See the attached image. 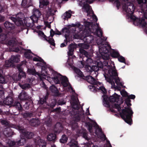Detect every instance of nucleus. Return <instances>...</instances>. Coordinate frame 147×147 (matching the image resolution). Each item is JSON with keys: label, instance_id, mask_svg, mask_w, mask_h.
Returning a JSON list of instances; mask_svg holds the SVG:
<instances>
[{"label": "nucleus", "instance_id": "nucleus-1", "mask_svg": "<svg viewBox=\"0 0 147 147\" xmlns=\"http://www.w3.org/2000/svg\"><path fill=\"white\" fill-rule=\"evenodd\" d=\"M54 76L50 77L45 70L42 71L40 75L39 76L40 79L42 81L44 79L47 80L50 83L53 82L55 84H59L60 81H61V83L64 87H66L68 85L69 82L67 78L65 77L62 76L61 75L56 73L52 74Z\"/></svg>", "mask_w": 147, "mask_h": 147}, {"label": "nucleus", "instance_id": "nucleus-2", "mask_svg": "<svg viewBox=\"0 0 147 147\" xmlns=\"http://www.w3.org/2000/svg\"><path fill=\"white\" fill-rule=\"evenodd\" d=\"M32 15L26 18L24 21L25 25L28 27H32L34 26V22H37L41 15L40 11L38 9L34 8L32 11Z\"/></svg>", "mask_w": 147, "mask_h": 147}, {"label": "nucleus", "instance_id": "nucleus-3", "mask_svg": "<svg viewBox=\"0 0 147 147\" xmlns=\"http://www.w3.org/2000/svg\"><path fill=\"white\" fill-rule=\"evenodd\" d=\"M113 67H111L109 65L107 66V68L109 70L108 71L107 75L108 77H105L106 80L112 85L111 87L115 88V83L113 81V78H116L118 74L115 69V66L113 64Z\"/></svg>", "mask_w": 147, "mask_h": 147}, {"label": "nucleus", "instance_id": "nucleus-4", "mask_svg": "<svg viewBox=\"0 0 147 147\" xmlns=\"http://www.w3.org/2000/svg\"><path fill=\"white\" fill-rule=\"evenodd\" d=\"M133 112L131 107H125L122 110L121 113H120V115L121 118L127 123L131 125L132 121L131 117Z\"/></svg>", "mask_w": 147, "mask_h": 147}, {"label": "nucleus", "instance_id": "nucleus-5", "mask_svg": "<svg viewBox=\"0 0 147 147\" xmlns=\"http://www.w3.org/2000/svg\"><path fill=\"white\" fill-rule=\"evenodd\" d=\"M123 11L126 12L127 15L130 16L131 19L134 20L133 23L134 24V22L136 19L139 18L132 15L134 13L135 9V7L133 4L130 2L127 3L123 5Z\"/></svg>", "mask_w": 147, "mask_h": 147}, {"label": "nucleus", "instance_id": "nucleus-6", "mask_svg": "<svg viewBox=\"0 0 147 147\" xmlns=\"http://www.w3.org/2000/svg\"><path fill=\"white\" fill-rule=\"evenodd\" d=\"M83 8L85 9V11L87 13V16L88 17V19L92 21L91 22H87V24H88L87 27H90L92 21L96 22L98 20L96 16L94 14L93 11L92 10L90 6L86 5L84 6Z\"/></svg>", "mask_w": 147, "mask_h": 147}, {"label": "nucleus", "instance_id": "nucleus-7", "mask_svg": "<svg viewBox=\"0 0 147 147\" xmlns=\"http://www.w3.org/2000/svg\"><path fill=\"white\" fill-rule=\"evenodd\" d=\"M99 52L103 59L106 60L109 59V50L111 49V47L107 44H103L99 47Z\"/></svg>", "mask_w": 147, "mask_h": 147}, {"label": "nucleus", "instance_id": "nucleus-8", "mask_svg": "<svg viewBox=\"0 0 147 147\" xmlns=\"http://www.w3.org/2000/svg\"><path fill=\"white\" fill-rule=\"evenodd\" d=\"M23 14L22 13H19L16 16H13L11 17V19L13 21L17 26L21 25L23 24L22 19H23Z\"/></svg>", "mask_w": 147, "mask_h": 147}, {"label": "nucleus", "instance_id": "nucleus-9", "mask_svg": "<svg viewBox=\"0 0 147 147\" xmlns=\"http://www.w3.org/2000/svg\"><path fill=\"white\" fill-rule=\"evenodd\" d=\"M15 128L22 133L21 135L24 136L28 139L32 138L34 136V134L32 133L26 131L24 129V127L22 126H15Z\"/></svg>", "mask_w": 147, "mask_h": 147}, {"label": "nucleus", "instance_id": "nucleus-10", "mask_svg": "<svg viewBox=\"0 0 147 147\" xmlns=\"http://www.w3.org/2000/svg\"><path fill=\"white\" fill-rule=\"evenodd\" d=\"M134 22V24L135 25H141L142 27H144L145 30L147 34V24L145 21L144 18L142 19H137Z\"/></svg>", "mask_w": 147, "mask_h": 147}, {"label": "nucleus", "instance_id": "nucleus-11", "mask_svg": "<svg viewBox=\"0 0 147 147\" xmlns=\"http://www.w3.org/2000/svg\"><path fill=\"white\" fill-rule=\"evenodd\" d=\"M35 142L36 144L38 145L39 147H45L46 144L45 141L39 137L36 139Z\"/></svg>", "mask_w": 147, "mask_h": 147}, {"label": "nucleus", "instance_id": "nucleus-12", "mask_svg": "<svg viewBox=\"0 0 147 147\" xmlns=\"http://www.w3.org/2000/svg\"><path fill=\"white\" fill-rule=\"evenodd\" d=\"M18 98L20 100H23L28 99L29 96L24 91H22L18 96Z\"/></svg>", "mask_w": 147, "mask_h": 147}, {"label": "nucleus", "instance_id": "nucleus-13", "mask_svg": "<svg viewBox=\"0 0 147 147\" xmlns=\"http://www.w3.org/2000/svg\"><path fill=\"white\" fill-rule=\"evenodd\" d=\"M50 90L53 96H57L59 95L57 88L54 85H52L50 87Z\"/></svg>", "mask_w": 147, "mask_h": 147}, {"label": "nucleus", "instance_id": "nucleus-14", "mask_svg": "<svg viewBox=\"0 0 147 147\" xmlns=\"http://www.w3.org/2000/svg\"><path fill=\"white\" fill-rule=\"evenodd\" d=\"M17 67L19 71V73L18 75V80L22 78H25L26 77L25 74L22 71V69L21 67L18 65Z\"/></svg>", "mask_w": 147, "mask_h": 147}, {"label": "nucleus", "instance_id": "nucleus-15", "mask_svg": "<svg viewBox=\"0 0 147 147\" xmlns=\"http://www.w3.org/2000/svg\"><path fill=\"white\" fill-rule=\"evenodd\" d=\"M86 79L88 82L92 84H96V81L95 79L90 76H88L86 77Z\"/></svg>", "mask_w": 147, "mask_h": 147}, {"label": "nucleus", "instance_id": "nucleus-16", "mask_svg": "<svg viewBox=\"0 0 147 147\" xmlns=\"http://www.w3.org/2000/svg\"><path fill=\"white\" fill-rule=\"evenodd\" d=\"M13 99L11 97H7L3 101V102L5 104L8 105H11L13 103Z\"/></svg>", "mask_w": 147, "mask_h": 147}, {"label": "nucleus", "instance_id": "nucleus-17", "mask_svg": "<svg viewBox=\"0 0 147 147\" xmlns=\"http://www.w3.org/2000/svg\"><path fill=\"white\" fill-rule=\"evenodd\" d=\"M19 57L20 56L18 55L12 56L9 59V61H11L13 63H14L18 62L20 61Z\"/></svg>", "mask_w": 147, "mask_h": 147}, {"label": "nucleus", "instance_id": "nucleus-18", "mask_svg": "<svg viewBox=\"0 0 147 147\" xmlns=\"http://www.w3.org/2000/svg\"><path fill=\"white\" fill-rule=\"evenodd\" d=\"M5 27L7 29L11 30L14 28V25L13 24L6 21L4 24Z\"/></svg>", "mask_w": 147, "mask_h": 147}, {"label": "nucleus", "instance_id": "nucleus-19", "mask_svg": "<svg viewBox=\"0 0 147 147\" xmlns=\"http://www.w3.org/2000/svg\"><path fill=\"white\" fill-rule=\"evenodd\" d=\"M97 27L96 28V34L98 37H102V31L100 28L98 26V24H96Z\"/></svg>", "mask_w": 147, "mask_h": 147}, {"label": "nucleus", "instance_id": "nucleus-20", "mask_svg": "<svg viewBox=\"0 0 147 147\" xmlns=\"http://www.w3.org/2000/svg\"><path fill=\"white\" fill-rule=\"evenodd\" d=\"M81 64L82 65L80 67H86V71L88 72H90L92 71V66L91 67L89 65H85L84 64L83 62L82 61H80Z\"/></svg>", "mask_w": 147, "mask_h": 147}, {"label": "nucleus", "instance_id": "nucleus-21", "mask_svg": "<svg viewBox=\"0 0 147 147\" xmlns=\"http://www.w3.org/2000/svg\"><path fill=\"white\" fill-rule=\"evenodd\" d=\"M93 37L92 35H88L86 36L84 38V41L88 43L92 42L93 40Z\"/></svg>", "mask_w": 147, "mask_h": 147}, {"label": "nucleus", "instance_id": "nucleus-22", "mask_svg": "<svg viewBox=\"0 0 147 147\" xmlns=\"http://www.w3.org/2000/svg\"><path fill=\"white\" fill-rule=\"evenodd\" d=\"M71 10H69L68 11L66 12L62 15L63 18L65 20L70 18L71 16Z\"/></svg>", "mask_w": 147, "mask_h": 147}, {"label": "nucleus", "instance_id": "nucleus-23", "mask_svg": "<svg viewBox=\"0 0 147 147\" xmlns=\"http://www.w3.org/2000/svg\"><path fill=\"white\" fill-rule=\"evenodd\" d=\"M48 4L49 2L47 0H40L39 6L40 7L43 8L48 5Z\"/></svg>", "mask_w": 147, "mask_h": 147}, {"label": "nucleus", "instance_id": "nucleus-24", "mask_svg": "<svg viewBox=\"0 0 147 147\" xmlns=\"http://www.w3.org/2000/svg\"><path fill=\"white\" fill-rule=\"evenodd\" d=\"M119 96L117 94H114V95L110 97V101L112 102H117L118 101Z\"/></svg>", "mask_w": 147, "mask_h": 147}, {"label": "nucleus", "instance_id": "nucleus-25", "mask_svg": "<svg viewBox=\"0 0 147 147\" xmlns=\"http://www.w3.org/2000/svg\"><path fill=\"white\" fill-rule=\"evenodd\" d=\"M31 125L32 126H36L39 125L40 122L38 119H32L30 121Z\"/></svg>", "mask_w": 147, "mask_h": 147}, {"label": "nucleus", "instance_id": "nucleus-26", "mask_svg": "<svg viewBox=\"0 0 147 147\" xmlns=\"http://www.w3.org/2000/svg\"><path fill=\"white\" fill-rule=\"evenodd\" d=\"M56 138V136L55 134L51 133L49 134L47 136V139L49 141L54 140Z\"/></svg>", "mask_w": 147, "mask_h": 147}, {"label": "nucleus", "instance_id": "nucleus-27", "mask_svg": "<svg viewBox=\"0 0 147 147\" xmlns=\"http://www.w3.org/2000/svg\"><path fill=\"white\" fill-rule=\"evenodd\" d=\"M32 55L33 54L31 53L30 50H28L24 53L25 57L29 59H31L32 58Z\"/></svg>", "mask_w": 147, "mask_h": 147}, {"label": "nucleus", "instance_id": "nucleus-28", "mask_svg": "<svg viewBox=\"0 0 147 147\" xmlns=\"http://www.w3.org/2000/svg\"><path fill=\"white\" fill-rule=\"evenodd\" d=\"M69 144L70 147H78L77 142L74 140H71Z\"/></svg>", "mask_w": 147, "mask_h": 147}, {"label": "nucleus", "instance_id": "nucleus-29", "mask_svg": "<svg viewBox=\"0 0 147 147\" xmlns=\"http://www.w3.org/2000/svg\"><path fill=\"white\" fill-rule=\"evenodd\" d=\"M74 70L75 72L78 75L81 77L83 76V74L82 73L79 69L76 67H74Z\"/></svg>", "mask_w": 147, "mask_h": 147}, {"label": "nucleus", "instance_id": "nucleus-30", "mask_svg": "<svg viewBox=\"0 0 147 147\" xmlns=\"http://www.w3.org/2000/svg\"><path fill=\"white\" fill-rule=\"evenodd\" d=\"M116 78H113V80H115V82L117 85L122 86L123 84L122 82H120V80L118 77V76Z\"/></svg>", "mask_w": 147, "mask_h": 147}, {"label": "nucleus", "instance_id": "nucleus-31", "mask_svg": "<svg viewBox=\"0 0 147 147\" xmlns=\"http://www.w3.org/2000/svg\"><path fill=\"white\" fill-rule=\"evenodd\" d=\"M26 142V140L24 138H21L20 140H19L17 144L19 145H24Z\"/></svg>", "mask_w": 147, "mask_h": 147}, {"label": "nucleus", "instance_id": "nucleus-32", "mask_svg": "<svg viewBox=\"0 0 147 147\" xmlns=\"http://www.w3.org/2000/svg\"><path fill=\"white\" fill-rule=\"evenodd\" d=\"M67 140V138L65 135L62 136L61 138L60 139V142L62 143H65L66 142Z\"/></svg>", "mask_w": 147, "mask_h": 147}, {"label": "nucleus", "instance_id": "nucleus-33", "mask_svg": "<svg viewBox=\"0 0 147 147\" xmlns=\"http://www.w3.org/2000/svg\"><path fill=\"white\" fill-rule=\"evenodd\" d=\"M20 87L23 89H26L30 88V84H25L23 85H20Z\"/></svg>", "mask_w": 147, "mask_h": 147}, {"label": "nucleus", "instance_id": "nucleus-34", "mask_svg": "<svg viewBox=\"0 0 147 147\" xmlns=\"http://www.w3.org/2000/svg\"><path fill=\"white\" fill-rule=\"evenodd\" d=\"M14 106L19 110H22V107L20 103L19 102H16L14 104Z\"/></svg>", "mask_w": 147, "mask_h": 147}, {"label": "nucleus", "instance_id": "nucleus-35", "mask_svg": "<svg viewBox=\"0 0 147 147\" xmlns=\"http://www.w3.org/2000/svg\"><path fill=\"white\" fill-rule=\"evenodd\" d=\"M1 123L3 125H5L6 126L7 125L8 126V127H12V126H10L9 124V122L6 120H2L1 121Z\"/></svg>", "mask_w": 147, "mask_h": 147}, {"label": "nucleus", "instance_id": "nucleus-36", "mask_svg": "<svg viewBox=\"0 0 147 147\" xmlns=\"http://www.w3.org/2000/svg\"><path fill=\"white\" fill-rule=\"evenodd\" d=\"M107 39V38H104V39H103L102 38H99L98 39L97 41V43L98 45H100L102 44V43L105 40H106Z\"/></svg>", "mask_w": 147, "mask_h": 147}, {"label": "nucleus", "instance_id": "nucleus-37", "mask_svg": "<svg viewBox=\"0 0 147 147\" xmlns=\"http://www.w3.org/2000/svg\"><path fill=\"white\" fill-rule=\"evenodd\" d=\"M6 142L8 145L10 147L14 145L15 143V142L9 140L7 141Z\"/></svg>", "mask_w": 147, "mask_h": 147}, {"label": "nucleus", "instance_id": "nucleus-38", "mask_svg": "<svg viewBox=\"0 0 147 147\" xmlns=\"http://www.w3.org/2000/svg\"><path fill=\"white\" fill-rule=\"evenodd\" d=\"M13 63L11 61H9V60L5 61V66L6 67H8L11 66L12 65Z\"/></svg>", "mask_w": 147, "mask_h": 147}, {"label": "nucleus", "instance_id": "nucleus-39", "mask_svg": "<svg viewBox=\"0 0 147 147\" xmlns=\"http://www.w3.org/2000/svg\"><path fill=\"white\" fill-rule=\"evenodd\" d=\"M6 82L5 78L3 76H0V83L3 84Z\"/></svg>", "mask_w": 147, "mask_h": 147}, {"label": "nucleus", "instance_id": "nucleus-40", "mask_svg": "<svg viewBox=\"0 0 147 147\" xmlns=\"http://www.w3.org/2000/svg\"><path fill=\"white\" fill-rule=\"evenodd\" d=\"M92 62L93 60L92 59L90 58H88L86 60V63H84L83 62V63L85 65H89Z\"/></svg>", "mask_w": 147, "mask_h": 147}, {"label": "nucleus", "instance_id": "nucleus-41", "mask_svg": "<svg viewBox=\"0 0 147 147\" xmlns=\"http://www.w3.org/2000/svg\"><path fill=\"white\" fill-rule=\"evenodd\" d=\"M80 53L82 54H83L86 57H87L88 55V54L87 52L85 50H84L83 49L80 48L79 49Z\"/></svg>", "mask_w": 147, "mask_h": 147}, {"label": "nucleus", "instance_id": "nucleus-42", "mask_svg": "<svg viewBox=\"0 0 147 147\" xmlns=\"http://www.w3.org/2000/svg\"><path fill=\"white\" fill-rule=\"evenodd\" d=\"M8 44L9 45L13 47L16 45V43L14 40H11L9 41Z\"/></svg>", "mask_w": 147, "mask_h": 147}, {"label": "nucleus", "instance_id": "nucleus-43", "mask_svg": "<svg viewBox=\"0 0 147 147\" xmlns=\"http://www.w3.org/2000/svg\"><path fill=\"white\" fill-rule=\"evenodd\" d=\"M81 46L82 49L83 48L85 49H87L88 48L89 46L88 45L85 44H81L80 45Z\"/></svg>", "mask_w": 147, "mask_h": 147}, {"label": "nucleus", "instance_id": "nucleus-44", "mask_svg": "<svg viewBox=\"0 0 147 147\" xmlns=\"http://www.w3.org/2000/svg\"><path fill=\"white\" fill-rule=\"evenodd\" d=\"M33 60L35 61L40 62H42L43 61V59L39 57H34Z\"/></svg>", "mask_w": 147, "mask_h": 147}, {"label": "nucleus", "instance_id": "nucleus-45", "mask_svg": "<svg viewBox=\"0 0 147 147\" xmlns=\"http://www.w3.org/2000/svg\"><path fill=\"white\" fill-rule=\"evenodd\" d=\"M47 41L51 45H53V46L55 45V44L54 43V40L52 38H50L48 40H47Z\"/></svg>", "mask_w": 147, "mask_h": 147}, {"label": "nucleus", "instance_id": "nucleus-46", "mask_svg": "<svg viewBox=\"0 0 147 147\" xmlns=\"http://www.w3.org/2000/svg\"><path fill=\"white\" fill-rule=\"evenodd\" d=\"M27 1L26 0H22L21 5L23 7H26L27 6L26 5Z\"/></svg>", "mask_w": 147, "mask_h": 147}, {"label": "nucleus", "instance_id": "nucleus-47", "mask_svg": "<svg viewBox=\"0 0 147 147\" xmlns=\"http://www.w3.org/2000/svg\"><path fill=\"white\" fill-rule=\"evenodd\" d=\"M92 71L94 72H97L99 70V68L96 65L92 66Z\"/></svg>", "mask_w": 147, "mask_h": 147}, {"label": "nucleus", "instance_id": "nucleus-48", "mask_svg": "<svg viewBox=\"0 0 147 147\" xmlns=\"http://www.w3.org/2000/svg\"><path fill=\"white\" fill-rule=\"evenodd\" d=\"M118 59L119 61L121 62L124 63L125 62V58L122 56L119 57L118 58Z\"/></svg>", "mask_w": 147, "mask_h": 147}, {"label": "nucleus", "instance_id": "nucleus-49", "mask_svg": "<svg viewBox=\"0 0 147 147\" xmlns=\"http://www.w3.org/2000/svg\"><path fill=\"white\" fill-rule=\"evenodd\" d=\"M121 95L123 96H127V93L125 90H122L120 91Z\"/></svg>", "mask_w": 147, "mask_h": 147}, {"label": "nucleus", "instance_id": "nucleus-50", "mask_svg": "<svg viewBox=\"0 0 147 147\" xmlns=\"http://www.w3.org/2000/svg\"><path fill=\"white\" fill-rule=\"evenodd\" d=\"M114 107L116 109H117L118 111H119L121 110V108L120 107V105L117 104L115 103L114 105Z\"/></svg>", "mask_w": 147, "mask_h": 147}, {"label": "nucleus", "instance_id": "nucleus-51", "mask_svg": "<svg viewBox=\"0 0 147 147\" xmlns=\"http://www.w3.org/2000/svg\"><path fill=\"white\" fill-rule=\"evenodd\" d=\"M97 65L99 68H102L103 67V64L101 61H99L97 63Z\"/></svg>", "mask_w": 147, "mask_h": 147}, {"label": "nucleus", "instance_id": "nucleus-52", "mask_svg": "<svg viewBox=\"0 0 147 147\" xmlns=\"http://www.w3.org/2000/svg\"><path fill=\"white\" fill-rule=\"evenodd\" d=\"M98 89V90H100L103 93H105L106 92V89L103 86H100Z\"/></svg>", "mask_w": 147, "mask_h": 147}, {"label": "nucleus", "instance_id": "nucleus-53", "mask_svg": "<svg viewBox=\"0 0 147 147\" xmlns=\"http://www.w3.org/2000/svg\"><path fill=\"white\" fill-rule=\"evenodd\" d=\"M28 71L31 74H34L35 73V69H28Z\"/></svg>", "mask_w": 147, "mask_h": 147}, {"label": "nucleus", "instance_id": "nucleus-54", "mask_svg": "<svg viewBox=\"0 0 147 147\" xmlns=\"http://www.w3.org/2000/svg\"><path fill=\"white\" fill-rule=\"evenodd\" d=\"M138 3L139 4H145L146 2V0H137Z\"/></svg>", "mask_w": 147, "mask_h": 147}, {"label": "nucleus", "instance_id": "nucleus-55", "mask_svg": "<svg viewBox=\"0 0 147 147\" xmlns=\"http://www.w3.org/2000/svg\"><path fill=\"white\" fill-rule=\"evenodd\" d=\"M46 97H45L43 98H41L40 100V103L43 104L46 102Z\"/></svg>", "mask_w": 147, "mask_h": 147}, {"label": "nucleus", "instance_id": "nucleus-56", "mask_svg": "<svg viewBox=\"0 0 147 147\" xmlns=\"http://www.w3.org/2000/svg\"><path fill=\"white\" fill-rule=\"evenodd\" d=\"M141 12L142 13H144V15L145 18H147V11H146L144 12V10L143 8L142 9Z\"/></svg>", "mask_w": 147, "mask_h": 147}, {"label": "nucleus", "instance_id": "nucleus-57", "mask_svg": "<svg viewBox=\"0 0 147 147\" xmlns=\"http://www.w3.org/2000/svg\"><path fill=\"white\" fill-rule=\"evenodd\" d=\"M130 100L129 98H127L126 100L125 103L127 106H130L131 105V104L130 103Z\"/></svg>", "mask_w": 147, "mask_h": 147}, {"label": "nucleus", "instance_id": "nucleus-58", "mask_svg": "<svg viewBox=\"0 0 147 147\" xmlns=\"http://www.w3.org/2000/svg\"><path fill=\"white\" fill-rule=\"evenodd\" d=\"M74 46L72 44H70L69 46L68 49L69 50L71 49V50H74Z\"/></svg>", "mask_w": 147, "mask_h": 147}, {"label": "nucleus", "instance_id": "nucleus-59", "mask_svg": "<svg viewBox=\"0 0 147 147\" xmlns=\"http://www.w3.org/2000/svg\"><path fill=\"white\" fill-rule=\"evenodd\" d=\"M74 51L71 49L69 50V51L68 52V55L69 56L72 55L73 54Z\"/></svg>", "mask_w": 147, "mask_h": 147}, {"label": "nucleus", "instance_id": "nucleus-60", "mask_svg": "<svg viewBox=\"0 0 147 147\" xmlns=\"http://www.w3.org/2000/svg\"><path fill=\"white\" fill-rule=\"evenodd\" d=\"M115 3L116 4L117 7L118 8L120 5V2L118 0H116L115 1Z\"/></svg>", "mask_w": 147, "mask_h": 147}, {"label": "nucleus", "instance_id": "nucleus-61", "mask_svg": "<svg viewBox=\"0 0 147 147\" xmlns=\"http://www.w3.org/2000/svg\"><path fill=\"white\" fill-rule=\"evenodd\" d=\"M20 49H21V48L20 47V48L18 47L13 48V51L15 52H17L20 51Z\"/></svg>", "mask_w": 147, "mask_h": 147}, {"label": "nucleus", "instance_id": "nucleus-62", "mask_svg": "<svg viewBox=\"0 0 147 147\" xmlns=\"http://www.w3.org/2000/svg\"><path fill=\"white\" fill-rule=\"evenodd\" d=\"M112 56L114 57H116L118 56L119 53L116 52H114L112 55Z\"/></svg>", "mask_w": 147, "mask_h": 147}, {"label": "nucleus", "instance_id": "nucleus-63", "mask_svg": "<svg viewBox=\"0 0 147 147\" xmlns=\"http://www.w3.org/2000/svg\"><path fill=\"white\" fill-rule=\"evenodd\" d=\"M101 129L98 127H97L96 129V131H95L96 134H97L98 132H101Z\"/></svg>", "mask_w": 147, "mask_h": 147}, {"label": "nucleus", "instance_id": "nucleus-64", "mask_svg": "<svg viewBox=\"0 0 147 147\" xmlns=\"http://www.w3.org/2000/svg\"><path fill=\"white\" fill-rule=\"evenodd\" d=\"M50 36H51L52 37L53 36L54 34H55V33L53 30L52 29L50 31Z\"/></svg>", "mask_w": 147, "mask_h": 147}]
</instances>
